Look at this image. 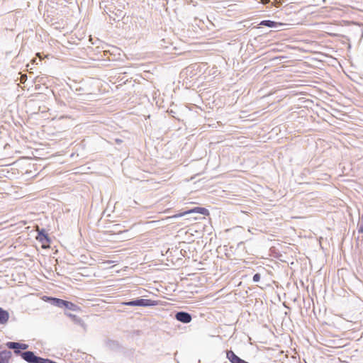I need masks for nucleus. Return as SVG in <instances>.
<instances>
[{"label": "nucleus", "instance_id": "nucleus-1", "mask_svg": "<svg viewBox=\"0 0 363 363\" xmlns=\"http://www.w3.org/2000/svg\"><path fill=\"white\" fill-rule=\"evenodd\" d=\"M6 346L9 349L13 350L16 355L21 356L28 363H39L41 357L36 356L32 351H21V350H27L28 345L16 342H7Z\"/></svg>", "mask_w": 363, "mask_h": 363}, {"label": "nucleus", "instance_id": "nucleus-2", "mask_svg": "<svg viewBox=\"0 0 363 363\" xmlns=\"http://www.w3.org/2000/svg\"><path fill=\"white\" fill-rule=\"evenodd\" d=\"M52 304L59 308H65L72 311H79L81 308L77 305L61 298H52Z\"/></svg>", "mask_w": 363, "mask_h": 363}, {"label": "nucleus", "instance_id": "nucleus-3", "mask_svg": "<svg viewBox=\"0 0 363 363\" xmlns=\"http://www.w3.org/2000/svg\"><path fill=\"white\" fill-rule=\"evenodd\" d=\"M123 304L128 306L147 307L157 306L158 304V301L151 299L138 298L135 300L123 302Z\"/></svg>", "mask_w": 363, "mask_h": 363}, {"label": "nucleus", "instance_id": "nucleus-4", "mask_svg": "<svg viewBox=\"0 0 363 363\" xmlns=\"http://www.w3.org/2000/svg\"><path fill=\"white\" fill-rule=\"evenodd\" d=\"M189 213H200V214L206 216V215L209 214V212H208V210L206 208L194 207L189 211L183 212L182 213L174 215L173 217L174 218L181 217L186 214H189Z\"/></svg>", "mask_w": 363, "mask_h": 363}, {"label": "nucleus", "instance_id": "nucleus-5", "mask_svg": "<svg viewBox=\"0 0 363 363\" xmlns=\"http://www.w3.org/2000/svg\"><path fill=\"white\" fill-rule=\"evenodd\" d=\"M36 239L42 243L43 247H45L46 245H49L51 242V239L48 236V233H46L45 230L42 228L40 230H38V235L36 237Z\"/></svg>", "mask_w": 363, "mask_h": 363}, {"label": "nucleus", "instance_id": "nucleus-6", "mask_svg": "<svg viewBox=\"0 0 363 363\" xmlns=\"http://www.w3.org/2000/svg\"><path fill=\"white\" fill-rule=\"evenodd\" d=\"M175 318L183 323H189L191 320V315L186 311H179L175 314Z\"/></svg>", "mask_w": 363, "mask_h": 363}, {"label": "nucleus", "instance_id": "nucleus-7", "mask_svg": "<svg viewBox=\"0 0 363 363\" xmlns=\"http://www.w3.org/2000/svg\"><path fill=\"white\" fill-rule=\"evenodd\" d=\"M226 356L231 363H241L243 360L232 350L227 351Z\"/></svg>", "mask_w": 363, "mask_h": 363}, {"label": "nucleus", "instance_id": "nucleus-8", "mask_svg": "<svg viewBox=\"0 0 363 363\" xmlns=\"http://www.w3.org/2000/svg\"><path fill=\"white\" fill-rule=\"evenodd\" d=\"M11 355V352L9 350L1 351L0 352V363H9Z\"/></svg>", "mask_w": 363, "mask_h": 363}, {"label": "nucleus", "instance_id": "nucleus-9", "mask_svg": "<svg viewBox=\"0 0 363 363\" xmlns=\"http://www.w3.org/2000/svg\"><path fill=\"white\" fill-rule=\"evenodd\" d=\"M67 316H69L72 320L77 324L80 325L82 327H83L84 329L86 328V324L84 321L79 318V316L72 314V313H66Z\"/></svg>", "mask_w": 363, "mask_h": 363}, {"label": "nucleus", "instance_id": "nucleus-10", "mask_svg": "<svg viewBox=\"0 0 363 363\" xmlns=\"http://www.w3.org/2000/svg\"><path fill=\"white\" fill-rule=\"evenodd\" d=\"M9 318L8 311L0 308V324H5L7 323Z\"/></svg>", "mask_w": 363, "mask_h": 363}, {"label": "nucleus", "instance_id": "nucleus-11", "mask_svg": "<svg viewBox=\"0 0 363 363\" xmlns=\"http://www.w3.org/2000/svg\"><path fill=\"white\" fill-rule=\"evenodd\" d=\"M278 24H279L278 23L273 21H270V20H264V21H262L261 23H259V25H261V26H267L269 28H274Z\"/></svg>", "mask_w": 363, "mask_h": 363}, {"label": "nucleus", "instance_id": "nucleus-12", "mask_svg": "<svg viewBox=\"0 0 363 363\" xmlns=\"http://www.w3.org/2000/svg\"><path fill=\"white\" fill-rule=\"evenodd\" d=\"M358 233H363V213L359 217V220L358 223Z\"/></svg>", "mask_w": 363, "mask_h": 363}, {"label": "nucleus", "instance_id": "nucleus-13", "mask_svg": "<svg viewBox=\"0 0 363 363\" xmlns=\"http://www.w3.org/2000/svg\"><path fill=\"white\" fill-rule=\"evenodd\" d=\"M270 3L272 4V6L277 8L279 7L282 4L281 0H271Z\"/></svg>", "mask_w": 363, "mask_h": 363}, {"label": "nucleus", "instance_id": "nucleus-14", "mask_svg": "<svg viewBox=\"0 0 363 363\" xmlns=\"http://www.w3.org/2000/svg\"><path fill=\"white\" fill-rule=\"evenodd\" d=\"M261 279V275L259 273H256L254 274L253 277H252V280L254 282H258Z\"/></svg>", "mask_w": 363, "mask_h": 363}, {"label": "nucleus", "instance_id": "nucleus-15", "mask_svg": "<svg viewBox=\"0 0 363 363\" xmlns=\"http://www.w3.org/2000/svg\"><path fill=\"white\" fill-rule=\"evenodd\" d=\"M261 3L263 4H267L271 2V0H260Z\"/></svg>", "mask_w": 363, "mask_h": 363}, {"label": "nucleus", "instance_id": "nucleus-16", "mask_svg": "<svg viewBox=\"0 0 363 363\" xmlns=\"http://www.w3.org/2000/svg\"><path fill=\"white\" fill-rule=\"evenodd\" d=\"M116 141L117 143H121V140H119V139H116Z\"/></svg>", "mask_w": 363, "mask_h": 363}, {"label": "nucleus", "instance_id": "nucleus-17", "mask_svg": "<svg viewBox=\"0 0 363 363\" xmlns=\"http://www.w3.org/2000/svg\"><path fill=\"white\" fill-rule=\"evenodd\" d=\"M119 225L118 224H116L114 225L115 228L118 227Z\"/></svg>", "mask_w": 363, "mask_h": 363}]
</instances>
